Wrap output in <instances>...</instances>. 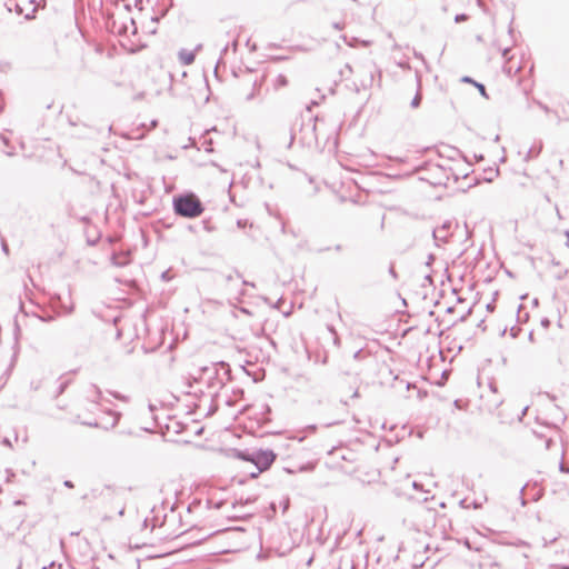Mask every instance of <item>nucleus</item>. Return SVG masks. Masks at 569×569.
I'll list each match as a JSON object with an SVG mask.
<instances>
[{"mask_svg": "<svg viewBox=\"0 0 569 569\" xmlns=\"http://www.w3.org/2000/svg\"><path fill=\"white\" fill-rule=\"evenodd\" d=\"M6 6L10 12L14 11L27 19L32 18L37 10V4L33 0H7Z\"/></svg>", "mask_w": 569, "mask_h": 569, "instance_id": "3", "label": "nucleus"}, {"mask_svg": "<svg viewBox=\"0 0 569 569\" xmlns=\"http://www.w3.org/2000/svg\"><path fill=\"white\" fill-rule=\"evenodd\" d=\"M233 480L239 485L244 483L248 479H256L261 473V469L254 465L253 460H246L244 462L234 467Z\"/></svg>", "mask_w": 569, "mask_h": 569, "instance_id": "2", "label": "nucleus"}, {"mask_svg": "<svg viewBox=\"0 0 569 569\" xmlns=\"http://www.w3.org/2000/svg\"><path fill=\"white\" fill-rule=\"evenodd\" d=\"M288 84V79L283 74H278L273 80L274 90H280Z\"/></svg>", "mask_w": 569, "mask_h": 569, "instance_id": "6", "label": "nucleus"}, {"mask_svg": "<svg viewBox=\"0 0 569 569\" xmlns=\"http://www.w3.org/2000/svg\"><path fill=\"white\" fill-rule=\"evenodd\" d=\"M420 102H421V93H420V92H418V93L415 96V98H413V100H412L411 104H412V107H413V108H417V107H419Z\"/></svg>", "mask_w": 569, "mask_h": 569, "instance_id": "7", "label": "nucleus"}, {"mask_svg": "<svg viewBox=\"0 0 569 569\" xmlns=\"http://www.w3.org/2000/svg\"><path fill=\"white\" fill-rule=\"evenodd\" d=\"M475 84H476V87L479 89L480 93H481L483 97H486V98H487V92H486L485 87H483L482 84H480V83H475Z\"/></svg>", "mask_w": 569, "mask_h": 569, "instance_id": "8", "label": "nucleus"}, {"mask_svg": "<svg viewBox=\"0 0 569 569\" xmlns=\"http://www.w3.org/2000/svg\"><path fill=\"white\" fill-rule=\"evenodd\" d=\"M274 460V456L272 453H262L257 457L254 461V465L258 466L259 469H261V472L267 470L271 463Z\"/></svg>", "mask_w": 569, "mask_h": 569, "instance_id": "4", "label": "nucleus"}, {"mask_svg": "<svg viewBox=\"0 0 569 569\" xmlns=\"http://www.w3.org/2000/svg\"><path fill=\"white\" fill-rule=\"evenodd\" d=\"M173 206L178 214L187 218H196L203 212V207L200 199L193 193H188L176 198Z\"/></svg>", "mask_w": 569, "mask_h": 569, "instance_id": "1", "label": "nucleus"}, {"mask_svg": "<svg viewBox=\"0 0 569 569\" xmlns=\"http://www.w3.org/2000/svg\"><path fill=\"white\" fill-rule=\"evenodd\" d=\"M545 443H546V447L548 448V446H549V440H546V441H545Z\"/></svg>", "mask_w": 569, "mask_h": 569, "instance_id": "10", "label": "nucleus"}, {"mask_svg": "<svg viewBox=\"0 0 569 569\" xmlns=\"http://www.w3.org/2000/svg\"><path fill=\"white\" fill-rule=\"evenodd\" d=\"M178 56L183 66H189V64L193 63L194 58H196L194 51L189 50V49L180 50Z\"/></svg>", "mask_w": 569, "mask_h": 569, "instance_id": "5", "label": "nucleus"}, {"mask_svg": "<svg viewBox=\"0 0 569 569\" xmlns=\"http://www.w3.org/2000/svg\"><path fill=\"white\" fill-rule=\"evenodd\" d=\"M457 21H460V20H466V17L465 16H461V17H457L456 18Z\"/></svg>", "mask_w": 569, "mask_h": 569, "instance_id": "9", "label": "nucleus"}]
</instances>
